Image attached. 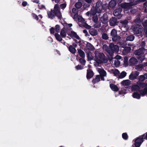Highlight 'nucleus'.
<instances>
[{"instance_id":"nucleus-7","label":"nucleus","mask_w":147,"mask_h":147,"mask_svg":"<svg viewBox=\"0 0 147 147\" xmlns=\"http://www.w3.org/2000/svg\"><path fill=\"white\" fill-rule=\"evenodd\" d=\"M134 0H129V3H125L121 4V6L124 8L125 10L128 9L131 7L132 5L136 4L134 2Z\"/></svg>"},{"instance_id":"nucleus-61","label":"nucleus","mask_w":147,"mask_h":147,"mask_svg":"<svg viewBox=\"0 0 147 147\" xmlns=\"http://www.w3.org/2000/svg\"><path fill=\"white\" fill-rule=\"evenodd\" d=\"M91 13V10L90 11V12L89 11L87 12L86 13V15L87 16H94V15H92V14H90Z\"/></svg>"},{"instance_id":"nucleus-47","label":"nucleus","mask_w":147,"mask_h":147,"mask_svg":"<svg viewBox=\"0 0 147 147\" xmlns=\"http://www.w3.org/2000/svg\"><path fill=\"white\" fill-rule=\"evenodd\" d=\"M78 20L79 22L83 23L84 22V20L82 17L80 16L78 18Z\"/></svg>"},{"instance_id":"nucleus-44","label":"nucleus","mask_w":147,"mask_h":147,"mask_svg":"<svg viewBox=\"0 0 147 147\" xmlns=\"http://www.w3.org/2000/svg\"><path fill=\"white\" fill-rule=\"evenodd\" d=\"M119 44L120 45L121 47L122 48H124L126 47V43L125 42H120Z\"/></svg>"},{"instance_id":"nucleus-63","label":"nucleus","mask_w":147,"mask_h":147,"mask_svg":"<svg viewBox=\"0 0 147 147\" xmlns=\"http://www.w3.org/2000/svg\"><path fill=\"white\" fill-rule=\"evenodd\" d=\"M32 1L34 3H38L39 2V0H32Z\"/></svg>"},{"instance_id":"nucleus-36","label":"nucleus","mask_w":147,"mask_h":147,"mask_svg":"<svg viewBox=\"0 0 147 147\" xmlns=\"http://www.w3.org/2000/svg\"><path fill=\"white\" fill-rule=\"evenodd\" d=\"M131 50V48L130 47H126L123 50V52L125 53H129Z\"/></svg>"},{"instance_id":"nucleus-51","label":"nucleus","mask_w":147,"mask_h":147,"mask_svg":"<svg viewBox=\"0 0 147 147\" xmlns=\"http://www.w3.org/2000/svg\"><path fill=\"white\" fill-rule=\"evenodd\" d=\"M80 62L82 64L84 65L86 62V61L84 59V58L80 59H79Z\"/></svg>"},{"instance_id":"nucleus-10","label":"nucleus","mask_w":147,"mask_h":147,"mask_svg":"<svg viewBox=\"0 0 147 147\" xmlns=\"http://www.w3.org/2000/svg\"><path fill=\"white\" fill-rule=\"evenodd\" d=\"M139 74V72L134 71L131 72L129 76V78L131 80H133L137 78Z\"/></svg>"},{"instance_id":"nucleus-19","label":"nucleus","mask_w":147,"mask_h":147,"mask_svg":"<svg viewBox=\"0 0 147 147\" xmlns=\"http://www.w3.org/2000/svg\"><path fill=\"white\" fill-rule=\"evenodd\" d=\"M131 82L129 80H125L121 82V84L123 86H128L130 84Z\"/></svg>"},{"instance_id":"nucleus-41","label":"nucleus","mask_w":147,"mask_h":147,"mask_svg":"<svg viewBox=\"0 0 147 147\" xmlns=\"http://www.w3.org/2000/svg\"><path fill=\"white\" fill-rule=\"evenodd\" d=\"M94 26L95 28H98L100 26L101 24L100 23L97 22L95 23Z\"/></svg>"},{"instance_id":"nucleus-13","label":"nucleus","mask_w":147,"mask_h":147,"mask_svg":"<svg viewBox=\"0 0 147 147\" xmlns=\"http://www.w3.org/2000/svg\"><path fill=\"white\" fill-rule=\"evenodd\" d=\"M129 62L130 65H134L138 63V61L135 58L132 57L129 60Z\"/></svg>"},{"instance_id":"nucleus-32","label":"nucleus","mask_w":147,"mask_h":147,"mask_svg":"<svg viewBox=\"0 0 147 147\" xmlns=\"http://www.w3.org/2000/svg\"><path fill=\"white\" fill-rule=\"evenodd\" d=\"M143 25L144 28V31H145L146 34L147 36V21L144 22Z\"/></svg>"},{"instance_id":"nucleus-28","label":"nucleus","mask_w":147,"mask_h":147,"mask_svg":"<svg viewBox=\"0 0 147 147\" xmlns=\"http://www.w3.org/2000/svg\"><path fill=\"white\" fill-rule=\"evenodd\" d=\"M127 73L125 71H122L120 75L119 76V78L120 79L124 78L127 75Z\"/></svg>"},{"instance_id":"nucleus-15","label":"nucleus","mask_w":147,"mask_h":147,"mask_svg":"<svg viewBox=\"0 0 147 147\" xmlns=\"http://www.w3.org/2000/svg\"><path fill=\"white\" fill-rule=\"evenodd\" d=\"M100 20L103 24L108 22V18L107 15L106 14H104L103 16L100 18Z\"/></svg>"},{"instance_id":"nucleus-26","label":"nucleus","mask_w":147,"mask_h":147,"mask_svg":"<svg viewBox=\"0 0 147 147\" xmlns=\"http://www.w3.org/2000/svg\"><path fill=\"white\" fill-rule=\"evenodd\" d=\"M78 52L82 58H84L85 57V54L83 51L80 49L78 50Z\"/></svg>"},{"instance_id":"nucleus-31","label":"nucleus","mask_w":147,"mask_h":147,"mask_svg":"<svg viewBox=\"0 0 147 147\" xmlns=\"http://www.w3.org/2000/svg\"><path fill=\"white\" fill-rule=\"evenodd\" d=\"M137 58L141 62H142L145 59V54L138 56Z\"/></svg>"},{"instance_id":"nucleus-56","label":"nucleus","mask_w":147,"mask_h":147,"mask_svg":"<svg viewBox=\"0 0 147 147\" xmlns=\"http://www.w3.org/2000/svg\"><path fill=\"white\" fill-rule=\"evenodd\" d=\"M32 16L34 19H35L36 20H38V17L34 13H32Z\"/></svg>"},{"instance_id":"nucleus-8","label":"nucleus","mask_w":147,"mask_h":147,"mask_svg":"<svg viewBox=\"0 0 147 147\" xmlns=\"http://www.w3.org/2000/svg\"><path fill=\"white\" fill-rule=\"evenodd\" d=\"M134 33L135 34H138L141 33L143 31L140 25L137 24L133 28Z\"/></svg>"},{"instance_id":"nucleus-30","label":"nucleus","mask_w":147,"mask_h":147,"mask_svg":"<svg viewBox=\"0 0 147 147\" xmlns=\"http://www.w3.org/2000/svg\"><path fill=\"white\" fill-rule=\"evenodd\" d=\"M90 34L93 36H96L97 34V31L94 29H90Z\"/></svg>"},{"instance_id":"nucleus-37","label":"nucleus","mask_w":147,"mask_h":147,"mask_svg":"<svg viewBox=\"0 0 147 147\" xmlns=\"http://www.w3.org/2000/svg\"><path fill=\"white\" fill-rule=\"evenodd\" d=\"M134 36L130 35L127 37L126 40H127L132 41L134 39Z\"/></svg>"},{"instance_id":"nucleus-14","label":"nucleus","mask_w":147,"mask_h":147,"mask_svg":"<svg viewBox=\"0 0 147 147\" xmlns=\"http://www.w3.org/2000/svg\"><path fill=\"white\" fill-rule=\"evenodd\" d=\"M117 23L116 18L114 17L112 18L109 20V23L110 26H114L116 25Z\"/></svg>"},{"instance_id":"nucleus-52","label":"nucleus","mask_w":147,"mask_h":147,"mask_svg":"<svg viewBox=\"0 0 147 147\" xmlns=\"http://www.w3.org/2000/svg\"><path fill=\"white\" fill-rule=\"evenodd\" d=\"M141 136L143 140L144 139L147 140V132L146 134H144Z\"/></svg>"},{"instance_id":"nucleus-45","label":"nucleus","mask_w":147,"mask_h":147,"mask_svg":"<svg viewBox=\"0 0 147 147\" xmlns=\"http://www.w3.org/2000/svg\"><path fill=\"white\" fill-rule=\"evenodd\" d=\"M143 68V65H139L136 66V69L140 71L142 70Z\"/></svg>"},{"instance_id":"nucleus-18","label":"nucleus","mask_w":147,"mask_h":147,"mask_svg":"<svg viewBox=\"0 0 147 147\" xmlns=\"http://www.w3.org/2000/svg\"><path fill=\"white\" fill-rule=\"evenodd\" d=\"M93 75V71L90 69L87 70V79H90L91 78Z\"/></svg>"},{"instance_id":"nucleus-38","label":"nucleus","mask_w":147,"mask_h":147,"mask_svg":"<svg viewBox=\"0 0 147 147\" xmlns=\"http://www.w3.org/2000/svg\"><path fill=\"white\" fill-rule=\"evenodd\" d=\"M82 5V3L79 2L76 3L75 5V7L78 9L80 8L81 7Z\"/></svg>"},{"instance_id":"nucleus-35","label":"nucleus","mask_w":147,"mask_h":147,"mask_svg":"<svg viewBox=\"0 0 147 147\" xmlns=\"http://www.w3.org/2000/svg\"><path fill=\"white\" fill-rule=\"evenodd\" d=\"M140 87L137 85H134L132 87V89L133 90L137 91L139 90Z\"/></svg>"},{"instance_id":"nucleus-55","label":"nucleus","mask_w":147,"mask_h":147,"mask_svg":"<svg viewBox=\"0 0 147 147\" xmlns=\"http://www.w3.org/2000/svg\"><path fill=\"white\" fill-rule=\"evenodd\" d=\"M66 4L65 3L62 4L60 5V7L63 9L65 8L66 7Z\"/></svg>"},{"instance_id":"nucleus-11","label":"nucleus","mask_w":147,"mask_h":147,"mask_svg":"<svg viewBox=\"0 0 147 147\" xmlns=\"http://www.w3.org/2000/svg\"><path fill=\"white\" fill-rule=\"evenodd\" d=\"M68 34L72 38H75L78 40H79V42H80V38L76 32L73 31H71Z\"/></svg>"},{"instance_id":"nucleus-57","label":"nucleus","mask_w":147,"mask_h":147,"mask_svg":"<svg viewBox=\"0 0 147 147\" xmlns=\"http://www.w3.org/2000/svg\"><path fill=\"white\" fill-rule=\"evenodd\" d=\"M65 26H66V27H70L72 26V24H67V23H65Z\"/></svg>"},{"instance_id":"nucleus-3","label":"nucleus","mask_w":147,"mask_h":147,"mask_svg":"<svg viewBox=\"0 0 147 147\" xmlns=\"http://www.w3.org/2000/svg\"><path fill=\"white\" fill-rule=\"evenodd\" d=\"M47 14L49 18L51 19L53 18L55 16L60 19L62 18V15L60 11V8L57 4L55 5L53 10L48 11Z\"/></svg>"},{"instance_id":"nucleus-21","label":"nucleus","mask_w":147,"mask_h":147,"mask_svg":"<svg viewBox=\"0 0 147 147\" xmlns=\"http://www.w3.org/2000/svg\"><path fill=\"white\" fill-rule=\"evenodd\" d=\"M139 80L140 81H143L146 79H147V74H145L144 75L139 76Z\"/></svg>"},{"instance_id":"nucleus-5","label":"nucleus","mask_w":147,"mask_h":147,"mask_svg":"<svg viewBox=\"0 0 147 147\" xmlns=\"http://www.w3.org/2000/svg\"><path fill=\"white\" fill-rule=\"evenodd\" d=\"M137 84L139 85L141 87L144 88L143 90H139L140 95L143 96L147 95V84L139 82H137Z\"/></svg>"},{"instance_id":"nucleus-12","label":"nucleus","mask_w":147,"mask_h":147,"mask_svg":"<svg viewBox=\"0 0 147 147\" xmlns=\"http://www.w3.org/2000/svg\"><path fill=\"white\" fill-rule=\"evenodd\" d=\"M147 53L145 49L143 47L135 51V54L136 55L138 56Z\"/></svg>"},{"instance_id":"nucleus-17","label":"nucleus","mask_w":147,"mask_h":147,"mask_svg":"<svg viewBox=\"0 0 147 147\" xmlns=\"http://www.w3.org/2000/svg\"><path fill=\"white\" fill-rule=\"evenodd\" d=\"M122 11V9L121 8H119L115 9L113 12V15L115 16H118L120 15Z\"/></svg>"},{"instance_id":"nucleus-33","label":"nucleus","mask_w":147,"mask_h":147,"mask_svg":"<svg viewBox=\"0 0 147 147\" xmlns=\"http://www.w3.org/2000/svg\"><path fill=\"white\" fill-rule=\"evenodd\" d=\"M69 51L73 53H75L76 51V49L71 45L69 47Z\"/></svg>"},{"instance_id":"nucleus-1","label":"nucleus","mask_w":147,"mask_h":147,"mask_svg":"<svg viewBox=\"0 0 147 147\" xmlns=\"http://www.w3.org/2000/svg\"><path fill=\"white\" fill-rule=\"evenodd\" d=\"M94 60L98 64L107 63L108 60L103 53L96 51L94 53Z\"/></svg>"},{"instance_id":"nucleus-64","label":"nucleus","mask_w":147,"mask_h":147,"mask_svg":"<svg viewBox=\"0 0 147 147\" xmlns=\"http://www.w3.org/2000/svg\"><path fill=\"white\" fill-rule=\"evenodd\" d=\"M27 3L25 1H24L22 3V5L24 6H25L27 5Z\"/></svg>"},{"instance_id":"nucleus-50","label":"nucleus","mask_w":147,"mask_h":147,"mask_svg":"<svg viewBox=\"0 0 147 147\" xmlns=\"http://www.w3.org/2000/svg\"><path fill=\"white\" fill-rule=\"evenodd\" d=\"M78 10L77 9H76L75 8H73L72 9V12L73 13H75L76 14L74 16V17L76 16L77 15L76 14V13H77Z\"/></svg>"},{"instance_id":"nucleus-24","label":"nucleus","mask_w":147,"mask_h":147,"mask_svg":"<svg viewBox=\"0 0 147 147\" xmlns=\"http://www.w3.org/2000/svg\"><path fill=\"white\" fill-rule=\"evenodd\" d=\"M55 36L56 39L59 41H61L62 40V39L60 35L57 33H56L55 34Z\"/></svg>"},{"instance_id":"nucleus-60","label":"nucleus","mask_w":147,"mask_h":147,"mask_svg":"<svg viewBox=\"0 0 147 147\" xmlns=\"http://www.w3.org/2000/svg\"><path fill=\"white\" fill-rule=\"evenodd\" d=\"M84 26L86 28L89 29L90 28H91V26L89 25H88V24H85V25H84Z\"/></svg>"},{"instance_id":"nucleus-23","label":"nucleus","mask_w":147,"mask_h":147,"mask_svg":"<svg viewBox=\"0 0 147 147\" xmlns=\"http://www.w3.org/2000/svg\"><path fill=\"white\" fill-rule=\"evenodd\" d=\"M87 47L88 49L90 50H93L94 48L93 46L90 43L87 42L86 44Z\"/></svg>"},{"instance_id":"nucleus-42","label":"nucleus","mask_w":147,"mask_h":147,"mask_svg":"<svg viewBox=\"0 0 147 147\" xmlns=\"http://www.w3.org/2000/svg\"><path fill=\"white\" fill-rule=\"evenodd\" d=\"M122 137L125 140L127 139L128 138L127 135L126 133H123L122 135Z\"/></svg>"},{"instance_id":"nucleus-39","label":"nucleus","mask_w":147,"mask_h":147,"mask_svg":"<svg viewBox=\"0 0 147 147\" xmlns=\"http://www.w3.org/2000/svg\"><path fill=\"white\" fill-rule=\"evenodd\" d=\"M114 64L116 66H118L120 64V61L117 59H115L114 61Z\"/></svg>"},{"instance_id":"nucleus-53","label":"nucleus","mask_w":147,"mask_h":147,"mask_svg":"<svg viewBox=\"0 0 147 147\" xmlns=\"http://www.w3.org/2000/svg\"><path fill=\"white\" fill-rule=\"evenodd\" d=\"M75 68L77 70L82 69H83V67L79 65L76 66Z\"/></svg>"},{"instance_id":"nucleus-16","label":"nucleus","mask_w":147,"mask_h":147,"mask_svg":"<svg viewBox=\"0 0 147 147\" xmlns=\"http://www.w3.org/2000/svg\"><path fill=\"white\" fill-rule=\"evenodd\" d=\"M98 71L101 76H106L107 75V73L102 68H98Z\"/></svg>"},{"instance_id":"nucleus-34","label":"nucleus","mask_w":147,"mask_h":147,"mask_svg":"<svg viewBox=\"0 0 147 147\" xmlns=\"http://www.w3.org/2000/svg\"><path fill=\"white\" fill-rule=\"evenodd\" d=\"M112 71H113V73L115 76H119V71L118 70L116 69H112Z\"/></svg>"},{"instance_id":"nucleus-48","label":"nucleus","mask_w":147,"mask_h":147,"mask_svg":"<svg viewBox=\"0 0 147 147\" xmlns=\"http://www.w3.org/2000/svg\"><path fill=\"white\" fill-rule=\"evenodd\" d=\"M128 60L127 57H125L124 58V63L125 66H127L128 65Z\"/></svg>"},{"instance_id":"nucleus-49","label":"nucleus","mask_w":147,"mask_h":147,"mask_svg":"<svg viewBox=\"0 0 147 147\" xmlns=\"http://www.w3.org/2000/svg\"><path fill=\"white\" fill-rule=\"evenodd\" d=\"M38 7L39 8L41 9H45V6L44 5L40 3H39L38 5Z\"/></svg>"},{"instance_id":"nucleus-6","label":"nucleus","mask_w":147,"mask_h":147,"mask_svg":"<svg viewBox=\"0 0 147 147\" xmlns=\"http://www.w3.org/2000/svg\"><path fill=\"white\" fill-rule=\"evenodd\" d=\"M111 35L113 41H117L119 40L121 38L120 36L117 35V31L115 29H113L111 30Z\"/></svg>"},{"instance_id":"nucleus-20","label":"nucleus","mask_w":147,"mask_h":147,"mask_svg":"<svg viewBox=\"0 0 147 147\" xmlns=\"http://www.w3.org/2000/svg\"><path fill=\"white\" fill-rule=\"evenodd\" d=\"M110 86L111 89L113 91L115 92H117L119 88L116 85L111 84H110Z\"/></svg>"},{"instance_id":"nucleus-25","label":"nucleus","mask_w":147,"mask_h":147,"mask_svg":"<svg viewBox=\"0 0 147 147\" xmlns=\"http://www.w3.org/2000/svg\"><path fill=\"white\" fill-rule=\"evenodd\" d=\"M116 4L115 1L114 0H111L109 3V5L111 7H115Z\"/></svg>"},{"instance_id":"nucleus-2","label":"nucleus","mask_w":147,"mask_h":147,"mask_svg":"<svg viewBox=\"0 0 147 147\" xmlns=\"http://www.w3.org/2000/svg\"><path fill=\"white\" fill-rule=\"evenodd\" d=\"M103 49L107 51V52L112 56L114 53H117L119 50V48L117 45H114L113 44L111 43L109 45V47H108L107 45H104L102 47Z\"/></svg>"},{"instance_id":"nucleus-22","label":"nucleus","mask_w":147,"mask_h":147,"mask_svg":"<svg viewBox=\"0 0 147 147\" xmlns=\"http://www.w3.org/2000/svg\"><path fill=\"white\" fill-rule=\"evenodd\" d=\"M66 34L67 32L65 29L64 28L62 29L60 32V35L63 38L65 37Z\"/></svg>"},{"instance_id":"nucleus-46","label":"nucleus","mask_w":147,"mask_h":147,"mask_svg":"<svg viewBox=\"0 0 147 147\" xmlns=\"http://www.w3.org/2000/svg\"><path fill=\"white\" fill-rule=\"evenodd\" d=\"M128 21L127 20H125L121 21V23L124 26H125L128 23Z\"/></svg>"},{"instance_id":"nucleus-9","label":"nucleus","mask_w":147,"mask_h":147,"mask_svg":"<svg viewBox=\"0 0 147 147\" xmlns=\"http://www.w3.org/2000/svg\"><path fill=\"white\" fill-rule=\"evenodd\" d=\"M143 142V139L141 136L137 138L134 143L135 147H140Z\"/></svg>"},{"instance_id":"nucleus-4","label":"nucleus","mask_w":147,"mask_h":147,"mask_svg":"<svg viewBox=\"0 0 147 147\" xmlns=\"http://www.w3.org/2000/svg\"><path fill=\"white\" fill-rule=\"evenodd\" d=\"M102 9H104L102 2L99 1L96 3L95 7H92L91 9L90 14L95 15L96 13H100L101 12Z\"/></svg>"},{"instance_id":"nucleus-40","label":"nucleus","mask_w":147,"mask_h":147,"mask_svg":"<svg viewBox=\"0 0 147 147\" xmlns=\"http://www.w3.org/2000/svg\"><path fill=\"white\" fill-rule=\"evenodd\" d=\"M55 31L57 32H59L60 30V28L59 25H57L55 27Z\"/></svg>"},{"instance_id":"nucleus-54","label":"nucleus","mask_w":147,"mask_h":147,"mask_svg":"<svg viewBox=\"0 0 147 147\" xmlns=\"http://www.w3.org/2000/svg\"><path fill=\"white\" fill-rule=\"evenodd\" d=\"M98 19V17L96 16H94L93 18V20L95 23L97 22Z\"/></svg>"},{"instance_id":"nucleus-59","label":"nucleus","mask_w":147,"mask_h":147,"mask_svg":"<svg viewBox=\"0 0 147 147\" xmlns=\"http://www.w3.org/2000/svg\"><path fill=\"white\" fill-rule=\"evenodd\" d=\"M141 22L140 20V18H138V19H136L134 21V22L136 23H140Z\"/></svg>"},{"instance_id":"nucleus-58","label":"nucleus","mask_w":147,"mask_h":147,"mask_svg":"<svg viewBox=\"0 0 147 147\" xmlns=\"http://www.w3.org/2000/svg\"><path fill=\"white\" fill-rule=\"evenodd\" d=\"M50 33L51 34H54L55 32V29L53 28H51L50 30Z\"/></svg>"},{"instance_id":"nucleus-27","label":"nucleus","mask_w":147,"mask_h":147,"mask_svg":"<svg viewBox=\"0 0 147 147\" xmlns=\"http://www.w3.org/2000/svg\"><path fill=\"white\" fill-rule=\"evenodd\" d=\"M132 96L134 98H136L137 99H139L140 98V95L136 92H134L133 93Z\"/></svg>"},{"instance_id":"nucleus-43","label":"nucleus","mask_w":147,"mask_h":147,"mask_svg":"<svg viewBox=\"0 0 147 147\" xmlns=\"http://www.w3.org/2000/svg\"><path fill=\"white\" fill-rule=\"evenodd\" d=\"M102 37L103 39L107 40L108 38V36L107 34L104 33L102 34Z\"/></svg>"},{"instance_id":"nucleus-29","label":"nucleus","mask_w":147,"mask_h":147,"mask_svg":"<svg viewBox=\"0 0 147 147\" xmlns=\"http://www.w3.org/2000/svg\"><path fill=\"white\" fill-rule=\"evenodd\" d=\"M100 75H97L96 76V78L92 80V82L94 84L96 82H99L100 80Z\"/></svg>"},{"instance_id":"nucleus-62","label":"nucleus","mask_w":147,"mask_h":147,"mask_svg":"<svg viewBox=\"0 0 147 147\" xmlns=\"http://www.w3.org/2000/svg\"><path fill=\"white\" fill-rule=\"evenodd\" d=\"M83 32L85 34V36H87L88 34L87 31L86 30H83Z\"/></svg>"}]
</instances>
